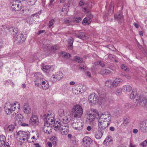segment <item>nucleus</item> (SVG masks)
Returning a JSON list of instances; mask_svg holds the SVG:
<instances>
[{
  "label": "nucleus",
  "mask_w": 147,
  "mask_h": 147,
  "mask_svg": "<svg viewBox=\"0 0 147 147\" xmlns=\"http://www.w3.org/2000/svg\"><path fill=\"white\" fill-rule=\"evenodd\" d=\"M54 129L56 131L59 129L61 134L63 135H67L69 131V126L68 125H61L59 122L57 121L53 125Z\"/></svg>",
  "instance_id": "obj_1"
},
{
  "label": "nucleus",
  "mask_w": 147,
  "mask_h": 147,
  "mask_svg": "<svg viewBox=\"0 0 147 147\" xmlns=\"http://www.w3.org/2000/svg\"><path fill=\"white\" fill-rule=\"evenodd\" d=\"M136 92L133 91L130 95V98L131 99H134L135 98L134 101H140V105L142 106H144L147 103V93L145 96L143 95L140 97L139 96L136 97Z\"/></svg>",
  "instance_id": "obj_2"
},
{
  "label": "nucleus",
  "mask_w": 147,
  "mask_h": 147,
  "mask_svg": "<svg viewBox=\"0 0 147 147\" xmlns=\"http://www.w3.org/2000/svg\"><path fill=\"white\" fill-rule=\"evenodd\" d=\"M99 98L97 95L95 93H92L90 94L88 96V99L90 103L92 104H95L97 103L98 101L102 102H104L105 97V94L103 95H100Z\"/></svg>",
  "instance_id": "obj_3"
},
{
  "label": "nucleus",
  "mask_w": 147,
  "mask_h": 147,
  "mask_svg": "<svg viewBox=\"0 0 147 147\" xmlns=\"http://www.w3.org/2000/svg\"><path fill=\"white\" fill-rule=\"evenodd\" d=\"M17 106V109L19 110L20 109L19 104L18 102L14 103L13 104H11L9 103H6L4 109L5 112L7 114H10L13 111H15L16 109V105Z\"/></svg>",
  "instance_id": "obj_4"
},
{
  "label": "nucleus",
  "mask_w": 147,
  "mask_h": 147,
  "mask_svg": "<svg viewBox=\"0 0 147 147\" xmlns=\"http://www.w3.org/2000/svg\"><path fill=\"white\" fill-rule=\"evenodd\" d=\"M43 119L45 123L51 124L54 123L56 122H55V117L53 113L51 111L49 112L47 114L44 115L43 116Z\"/></svg>",
  "instance_id": "obj_5"
},
{
  "label": "nucleus",
  "mask_w": 147,
  "mask_h": 147,
  "mask_svg": "<svg viewBox=\"0 0 147 147\" xmlns=\"http://www.w3.org/2000/svg\"><path fill=\"white\" fill-rule=\"evenodd\" d=\"M72 112L74 117L80 118L83 114V109L81 106L76 105L73 107Z\"/></svg>",
  "instance_id": "obj_6"
},
{
  "label": "nucleus",
  "mask_w": 147,
  "mask_h": 147,
  "mask_svg": "<svg viewBox=\"0 0 147 147\" xmlns=\"http://www.w3.org/2000/svg\"><path fill=\"white\" fill-rule=\"evenodd\" d=\"M99 119L102 120L103 121L108 122L110 123L111 116L110 113L109 112H105L99 116Z\"/></svg>",
  "instance_id": "obj_7"
},
{
  "label": "nucleus",
  "mask_w": 147,
  "mask_h": 147,
  "mask_svg": "<svg viewBox=\"0 0 147 147\" xmlns=\"http://www.w3.org/2000/svg\"><path fill=\"white\" fill-rule=\"evenodd\" d=\"M71 125L73 128L76 130H80L83 128L82 123L78 119L75 120Z\"/></svg>",
  "instance_id": "obj_8"
},
{
  "label": "nucleus",
  "mask_w": 147,
  "mask_h": 147,
  "mask_svg": "<svg viewBox=\"0 0 147 147\" xmlns=\"http://www.w3.org/2000/svg\"><path fill=\"white\" fill-rule=\"evenodd\" d=\"M98 128L100 129H105L110 124V123L107 121H103L102 120L99 119L98 120Z\"/></svg>",
  "instance_id": "obj_9"
},
{
  "label": "nucleus",
  "mask_w": 147,
  "mask_h": 147,
  "mask_svg": "<svg viewBox=\"0 0 147 147\" xmlns=\"http://www.w3.org/2000/svg\"><path fill=\"white\" fill-rule=\"evenodd\" d=\"M34 76L36 78V80L34 81L35 85L38 86L39 85L41 80L43 78V76L41 73L39 72L35 73Z\"/></svg>",
  "instance_id": "obj_10"
},
{
  "label": "nucleus",
  "mask_w": 147,
  "mask_h": 147,
  "mask_svg": "<svg viewBox=\"0 0 147 147\" xmlns=\"http://www.w3.org/2000/svg\"><path fill=\"white\" fill-rule=\"evenodd\" d=\"M52 124L45 122L44 125L43 127V130L45 133L49 134L52 132Z\"/></svg>",
  "instance_id": "obj_11"
},
{
  "label": "nucleus",
  "mask_w": 147,
  "mask_h": 147,
  "mask_svg": "<svg viewBox=\"0 0 147 147\" xmlns=\"http://www.w3.org/2000/svg\"><path fill=\"white\" fill-rule=\"evenodd\" d=\"M92 140L88 136L84 137L82 139V143L85 147H88L92 143Z\"/></svg>",
  "instance_id": "obj_12"
},
{
  "label": "nucleus",
  "mask_w": 147,
  "mask_h": 147,
  "mask_svg": "<svg viewBox=\"0 0 147 147\" xmlns=\"http://www.w3.org/2000/svg\"><path fill=\"white\" fill-rule=\"evenodd\" d=\"M59 120L60 121L59 122L61 125H68L67 123L70 121L71 118L67 116H63L61 118H59Z\"/></svg>",
  "instance_id": "obj_13"
},
{
  "label": "nucleus",
  "mask_w": 147,
  "mask_h": 147,
  "mask_svg": "<svg viewBox=\"0 0 147 147\" xmlns=\"http://www.w3.org/2000/svg\"><path fill=\"white\" fill-rule=\"evenodd\" d=\"M15 37L16 40L20 42L25 40L26 38V35H23L22 34L19 32L17 33Z\"/></svg>",
  "instance_id": "obj_14"
},
{
  "label": "nucleus",
  "mask_w": 147,
  "mask_h": 147,
  "mask_svg": "<svg viewBox=\"0 0 147 147\" xmlns=\"http://www.w3.org/2000/svg\"><path fill=\"white\" fill-rule=\"evenodd\" d=\"M93 17L92 15L88 13L87 16L83 20V24L85 25H89L91 22V19Z\"/></svg>",
  "instance_id": "obj_15"
},
{
  "label": "nucleus",
  "mask_w": 147,
  "mask_h": 147,
  "mask_svg": "<svg viewBox=\"0 0 147 147\" xmlns=\"http://www.w3.org/2000/svg\"><path fill=\"white\" fill-rule=\"evenodd\" d=\"M23 116L21 114H18L15 117V124L19 125L23 121Z\"/></svg>",
  "instance_id": "obj_16"
},
{
  "label": "nucleus",
  "mask_w": 147,
  "mask_h": 147,
  "mask_svg": "<svg viewBox=\"0 0 147 147\" xmlns=\"http://www.w3.org/2000/svg\"><path fill=\"white\" fill-rule=\"evenodd\" d=\"M41 45L45 50L50 49L51 46L49 41L47 40H44L42 41Z\"/></svg>",
  "instance_id": "obj_17"
},
{
  "label": "nucleus",
  "mask_w": 147,
  "mask_h": 147,
  "mask_svg": "<svg viewBox=\"0 0 147 147\" xmlns=\"http://www.w3.org/2000/svg\"><path fill=\"white\" fill-rule=\"evenodd\" d=\"M18 1H14L11 3V9L15 11H18L19 10L20 8L19 7V4L18 3Z\"/></svg>",
  "instance_id": "obj_18"
},
{
  "label": "nucleus",
  "mask_w": 147,
  "mask_h": 147,
  "mask_svg": "<svg viewBox=\"0 0 147 147\" xmlns=\"http://www.w3.org/2000/svg\"><path fill=\"white\" fill-rule=\"evenodd\" d=\"M63 77V74L62 72H57L55 75H53L51 78H53L56 79V81H57L60 80Z\"/></svg>",
  "instance_id": "obj_19"
},
{
  "label": "nucleus",
  "mask_w": 147,
  "mask_h": 147,
  "mask_svg": "<svg viewBox=\"0 0 147 147\" xmlns=\"http://www.w3.org/2000/svg\"><path fill=\"white\" fill-rule=\"evenodd\" d=\"M38 122V120L37 116L35 115H33L30 120V124L34 125L35 124H37Z\"/></svg>",
  "instance_id": "obj_20"
},
{
  "label": "nucleus",
  "mask_w": 147,
  "mask_h": 147,
  "mask_svg": "<svg viewBox=\"0 0 147 147\" xmlns=\"http://www.w3.org/2000/svg\"><path fill=\"white\" fill-rule=\"evenodd\" d=\"M74 36L82 39L86 37L85 34L83 32L80 31H76L74 34Z\"/></svg>",
  "instance_id": "obj_21"
},
{
  "label": "nucleus",
  "mask_w": 147,
  "mask_h": 147,
  "mask_svg": "<svg viewBox=\"0 0 147 147\" xmlns=\"http://www.w3.org/2000/svg\"><path fill=\"white\" fill-rule=\"evenodd\" d=\"M123 81V80L120 78H116L113 81V86L114 87H116L121 84Z\"/></svg>",
  "instance_id": "obj_22"
},
{
  "label": "nucleus",
  "mask_w": 147,
  "mask_h": 147,
  "mask_svg": "<svg viewBox=\"0 0 147 147\" xmlns=\"http://www.w3.org/2000/svg\"><path fill=\"white\" fill-rule=\"evenodd\" d=\"M96 117V116H95V114L88 113L87 114V119L90 123H91L94 120Z\"/></svg>",
  "instance_id": "obj_23"
},
{
  "label": "nucleus",
  "mask_w": 147,
  "mask_h": 147,
  "mask_svg": "<svg viewBox=\"0 0 147 147\" xmlns=\"http://www.w3.org/2000/svg\"><path fill=\"white\" fill-rule=\"evenodd\" d=\"M115 18L117 19L119 21V22L121 23L123 22V16L121 15L119 13H118L115 15Z\"/></svg>",
  "instance_id": "obj_24"
},
{
  "label": "nucleus",
  "mask_w": 147,
  "mask_h": 147,
  "mask_svg": "<svg viewBox=\"0 0 147 147\" xmlns=\"http://www.w3.org/2000/svg\"><path fill=\"white\" fill-rule=\"evenodd\" d=\"M24 112L26 114H29L31 112V110L30 107L28 105L26 104L24 105L23 107Z\"/></svg>",
  "instance_id": "obj_25"
},
{
  "label": "nucleus",
  "mask_w": 147,
  "mask_h": 147,
  "mask_svg": "<svg viewBox=\"0 0 147 147\" xmlns=\"http://www.w3.org/2000/svg\"><path fill=\"white\" fill-rule=\"evenodd\" d=\"M24 131H18L17 134V140L19 141L20 142H22V140L21 138H23L24 136Z\"/></svg>",
  "instance_id": "obj_26"
},
{
  "label": "nucleus",
  "mask_w": 147,
  "mask_h": 147,
  "mask_svg": "<svg viewBox=\"0 0 147 147\" xmlns=\"http://www.w3.org/2000/svg\"><path fill=\"white\" fill-rule=\"evenodd\" d=\"M24 134L23 138H21V140H22V142H24V141L25 140H27V141L29 142V141H28V140L30 138V135L28 134V132L24 131Z\"/></svg>",
  "instance_id": "obj_27"
},
{
  "label": "nucleus",
  "mask_w": 147,
  "mask_h": 147,
  "mask_svg": "<svg viewBox=\"0 0 147 147\" xmlns=\"http://www.w3.org/2000/svg\"><path fill=\"white\" fill-rule=\"evenodd\" d=\"M105 86L109 88L114 87L113 86V82L111 80H107L105 82Z\"/></svg>",
  "instance_id": "obj_28"
},
{
  "label": "nucleus",
  "mask_w": 147,
  "mask_h": 147,
  "mask_svg": "<svg viewBox=\"0 0 147 147\" xmlns=\"http://www.w3.org/2000/svg\"><path fill=\"white\" fill-rule=\"evenodd\" d=\"M51 67L50 66L44 65L42 67V69L46 73H48L51 70Z\"/></svg>",
  "instance_id": "obj_29"
},
{
  "label": "nucleus",
  "mask_w": 147,
  "mask_h": 147,
  "mask_svg": "<svg viewBox=\"0 0 147 147\" xmlns=\"http://www.w3.org/2000/svg\"><path fill=\"white\" fill-rule=\"evenodd\" d=\"M103 134V132H102V131H100L98 130V132L95 134V137L96 139H100L102 137Z\"/></svg>",
  "instance_id": "obj_30"
},
{
  "label": "nucleus",
  "mask_w": 147,
  "mask_h": 147,
  "mask_svg": "<svg viewBox=\"0 0 147 147\" xmlns=\"http://www.w3.org/2000/svg\"><path fill=\"white\" fill-rule=\"evenodd\" d=\"M6 140V138L4 136L2 135L0 136V147L4 145Z\"/></svg>",
  "instance_id": "obj_31"
},
{
  "label": "nucleus",
  "mask_w": 147,
  "mask_h": 147,
  "mask_svg": "<svg viewBox=\"0 0 147 147\" xmlns=\"http://www.w3.org/2000/svg\"><path fill=\"white\" fill-rule=\"evenodd\" d=\"M10 29L12 31L13 33H12L13 35V37H15L16 36L17 33L19 32L18 31V29L16 27H13L12 28H10Z\"/></svg>",
  "instance_id": "obj_32"
},
{
  "label": "nucleus",
  "mask_w": 147,
  "mask_h": 147,
  "mask_svg": "<svg viewBox=\"0 0 147 147\" xmlns=\"http://www.w3.org/2000/svg\"><path fill=\"white\" fill-rule=\"evenodd\" d=\"M15 128V126L14 125H10L7 127V130L9 133H11L13 132Z\"/></svg>",
  "instance_id": "obj_33"
},
{
  "label": "nucleus",
  "mask_w": 147,
  "mask_h": 147,
  "mask_svg": "<svg viewBox=\"0 0 147 147\" xmlns=\"http://www.w3.org/2000/svg\"><path fill=\"white\" fill-rule=\"evenodd\" d=\"M74 40V39L72 37H71L68 39V42L69 44V45L68 46V47L70 49H71L73 47V44Z\"/></svg>",
  "instance_id": "obj_34"
},
{
  "label": "nucleus",
  "mask_w": 147,
  "mask_h": 147,
  "mask_svg": "<svg viewBox=\"0 0 147 147\" xmlns=\"http://www.w3.org/2000/svg\"><path fill=\"white\" fill-rule=\"evenodd\" d=\"M23 1H26L29 5L32 6L35 5L37 0H22Z\"/></svg>",
  "instance_id": "obj_35"
},
{
  "label": "nucleus",
  "mask_w": 147,
  "mask_h": 147,
  "mask_svg": "<svg viewBox=\"0 0 147 147\" xmlns=\"http://www.w3.org/2000/svg\"><path fill=\"white\" fill-rule=\"evenodd\" d=\"M123 88L125 91L128 92L130 91L132 89L131 87L129 85L124 86L123 87Z\"/></svg>",
  "instance_id": "obj_36"
},
{
  "label": "nucleus",
  "mask_w": 147,
  "mask_h": 147,
  "mask_svg": "<svg viewBox=\"0 0 147 147\" xmlns=\"http://www.w3.org/2000/svg\"><path fill=\"white\" fill-rule=\"evenodd\" d=\"M58 115L60 117L59 118H61L65 116L64 110L63 109H60L58 111Z\"/></svg>",
  "instance_id": "obj_37"
},
{
  "label": "nucleus",
  "mask_w": 147,
  "mask_h": 147,
  "mask_svg": "<svg viewBox=\"0 0 147 147\" xmlns=\"http://www.w3.org/2000/svg\"><path fill=\"white\" fill-rule=\"evenodd\" d=\"M96 64L99 65L102 67H109V66L106 67V65L104 64V63L101 61H97L96 63H95V65H96Z\"/></svg>",
  "instance_id": "obj_38"
},
{
  "label": "nucleus",
  "mask_w": 147,
  "mask_h": 147,
  "mask_svg": "<svg viewBox=\"0 0 147 147\" xmlns=\"http://www.w3.org/2000/svg\"><path fill=\"white\" fill-rule=\"evenodd\" d=\"M121 67L123 70L127 71L129 70V69L128 67L125 64L121 65Z\"/></svg>",
  "instance_id": "obj_39"
},
{
  "label": "nucleus",
  "mask_w": 147,
  "mask_h": 147,
  "mask_svg": "<svg viewBox=\"0 0 147 147\" xmlns=\"http://www.w3.org/2000/svg\"><path fill=\"white\" fill-rule=\"evenodd\" d=\"M110 73L111 71L107 69L102 70L101 71V73L102 74H105L106 75L110 74Z\"/></svg>",
  "instance_id": "obj_40"
},
{
  "label": "nucleus",
  "mask_w": 147,
  "mask_h": 147,
  "mask_svg": "<svg viewBox=\"0 0 147 147\" xmlns=\"http://www.w3.org/2000/svg\"><path fill=\"white\" fill-rule=\"evenodd\" d=\"M55 23V20L52 19L50 20L49 22V27L50 28L51 27L53 26Z\"/></svg>",
  "instance_id": "obj_41"
},
{
  "label": "nucleus",
  "mask_w": 147,
  "mask_h": 147,
  "mask_svg": "<svg viewBox=\"0 0 147 147\" xmlns=\"http://www.w3.org/2000/svg\"><path fill=\"white\" fill-rule=\"evenodd\" d=\"M75 59L76 61L78 63H82L83 61L82 58L81 57H75Z\"/></svg>",
  "instance_id": "obj_42"
},
{
  "label": "nucleus",
  "mask_w": 147,
  "mask_h": 147,
  "mask_svg": "<svg viewBox=\"0 0 147 147\" xmlns=\"http://www.w3.org/2000/svg\"><path fill=\"white\" fill-rule=\"evenodd\" d=\"M63 56H64V57L65 58L67 59L71 57V55L69 53H67L65 52H64L62 53Z\"/></svg>",
  "instance_id": "obj_43"
},
{
  "label": "nucleus",
  "mask_w": 147,
  "mask_h": 147,
  "mask_svg": "<svg viewBox=\"0 0 147 147\" xmlns=\"http://www.w3.org/2000/svg\"><path fill=\"white\" fill-rule=\"evenodd\" d=\"M122 90L121 88H117L116 90V94L117 95H120L122 92Z\"/></svg>",
  "instance_id": "obj_44"
},
{
  "label": "nucleus",
  "mask_w": 147,
  "mask_h": 147,
  "mask_svg": "<svg viewBox=\"0 0 147 147\" xmlns=\"http://www.w3.org/2000/svg\"><path fill=\"white\" fill-rule=\"evenodd\" d=\"M73 92L74 94H78L81 92L80 90L79 89H75L74 90H73Z\"/></svg>",
  "instance_id": "obj_45"
},
{
  "label": "nucleus",
  "mask_w": 147,
  "mask_h": 147,
  "mask_svg": "<svg viewBox=\"0 0 147 147\" xmlns=\"http://www.w3.org/2000/svg\"><path fill=\"white\" fill-rule=\"evenodd\" d=\"M113 3H111L110 4L109 7V11H110V12L112 13L113 12Z\"/></svg>",
  "instance_id": "obj_46"
},
{
  "label": "nucleus",
  "mask_w": 147,
  "mask_h": 147,
  "mask_svg": "<svg viewBox=\"0 0 147 147\" xmlns=\"http://www.w3.org/2000/svg\"><path fill=\"white\" fill-rule=\"evenodd\" d=\"M141 145L142 147H146L147 146V140H145L142 143Z\"/></svg>",
  "instance_id": "obj_47"
},
{
  "label": "nucleus",
  "mask_w": 147,
  "mask_h": 147,
  "mask_svg": "<svg viewBox=\"0 0 147 147\" xmlns=\"http://www.w3.org/2000/svg\"><path fill=\"white\" fill-rule=\"evenodd\" d=\"M49 49L53 52H55L57 50V47L56 46H54L52 47H50Z\"/></svg>",
  "instance_id": "obj_48"
},
{
  "label": "nucleus",
  "mask_w": 147,
  "mask_h": 147,
  "mask_svg": "<svg viewBox=\"0 0 147 147\" xmlns=\"http://www.w3.org/2000/svg\"><path fill=\"white\" fill-rule=\"evenodd\" d=\"M129 122V119L127 118H125L123 121V123L126 125L128 124Z\"/></svg>",
  "instance_id": "obj_49"
},
{
  "label": "nucleus",
  "mask_w": 147,
  "mask_h": 147,
  "mask_svg": "<svg viewBox=\"0 0 147 147\" xmlns=\"http://www.w3.org/2000/svg\"><path fill=\"white\" fill-rule=\"evenodd\" d=\"M92 111L94 113H93V114H95V116H96V115H97L99 117V114L97 110L96 109H93L92 110Z\"/></svg>",
  "instance_id": "obj_50"
},
{
  "label": "nucleus",
  "mask_w": 147,
  "mask_h": 147,
  "mask_svg": "<svg viewBox=\"0 0 147 147\" xmlns=\"http://www.w3.org/2000/svg\"><path fill=\"white\" fill-rule=\"evenodd\" d=\"M109 59L113 60L115 59V56L114 55L112 54H110L109 55Z\"/></svg>",
  "instance_id": "obj_51"
},
{
  "label": "nucleus",
  "mask_w": 147,
  "mask_h": 147,
  "mask_svg": "<svg viewBox=\"0 0 147 147\" xmlns=\"http://www.w3.org/2000/svg\"><path fill=\"white\" fill-rule=\"evenodd\" d=\"M143 129L146 131H147V120L145 122L144 125L143 126Z\"/></svg>",
  "instance_id": "obj_52"
},
{
  "label": "nucleus",
  "mask_w": 147,
  "mask_h": 147,
  "mask_svg": "<svg viewBox=\"0 0 147 147\" xmlns=\"http://www.w3.org/2000/svg\"><path fill=\"white\" fill-rule=\"evenodd\" d=\"M82 19L80 17H78L75 18L74 20L75 21H76V22H79L81 21Z\"/></svg>",
  "instance_id": "obj_53"
},
{
  "label": "nucleus",
  "mask_w": 147,
  "mask_h": 147,
  "mask_svg": "<svg viewBox=\"0 0 147 147\" xmlns=\"http://www.w3.org/2000/svg\"><path fill=\"white\" fill-rule=\"evenodd\" d=\"M84 0H81L79 3V5L80 6H82L84 4Z\"/></svg>",
  "instance_id": "obj_54"
},
{
  "label": "nucleus",
  "mask_w": 147,
  "mask_h": 147,
  "mask_svg": "<svg viewBox=\"0 0 147 147\" xmlns=\"http://www.w3.org/2000/svg\"><path fill=\"white\" fill-rule=\"evenodd\" d=\"M42 88L43 89H48L49 88V86L47 84H46L44 86H42Z\"/></svg>",
  "instance_id": "obj_55"
},
{
  "label": "nucleus",
  "mask_w": 147,
  "mask_h": 147,
  "mask_svg": "<svg viewBox=\"0 0 147 147\" xmlns=\"http://www.w3.org/2000/svg\"><path fill=\"white\" fill-rule=\"evenodd\" d=\"M21 125L23 126H28V124L27 123H22L20 124L19 125Z\"/></svg>",
  "instance_id": "obj_56"
},
{
  "label": "nucleus",
  "mask_w": 147,
  "mask_h": 147,
  "mask_svg": "<svg viewBox=\"0 0 147 147\" xmlns=\"http://www.w3.org/2000/svg\"><path fill=\"white\" fill-rule=\"evenodd\" d=\"M125 107L127 109L129 108L130 107V105L128 103H126L125 105Z\"/></svg>",
  "instance_id": "obj_57"
},
{
  "label": "nucleus",
  "mask_w": 147,
  "mask_h": 147,
  "mask_svg": "<svg viewBox=\"0 0 147 147\" xmlns=\"http://www.w3.org/2000/svg\"><path fill=\"white\" fill-rule=\"evenodd\" d=\"M85 75L86 76H88L89 77H90L91 75L90 73L88 71H86L85 72Z\"/></svg>",
  "instance_id": "obj_58"
},
{
  "label": "nucleus",
  "mask_w": 147,
  "mask_h": 147,
  "mask_svg": "<svg viewBox=\"0 0 147 147\" xmlns=\"http://www.w3.org/2000/svg\"><path fill=\"white\" fill-rule=\"evenodd\" d=\"M86 67L84 65H80V69H85Z\"/></svg>",
  "instance_id": "obj_59"
},
{
  "label": "nucleus",
  "mask_w": 147,
  "mask_h": 147,
  "mask_svg": "<svg viewBox=\"0 0 147 147\" xmlns=\"http://www.w3.org/2000/svg\"><path fill=\"white\" fill-rule=\"evenodd\" d=\"M71 143H72L73 144H75L76 143V141L74 139H71V140L70 141Z\"/></svg>",
  "instance_id": "obj_60"
},
{
  "label": "nucleus",
  "mask_w": 147,
  "mask_h": 147,
  "mask_svg": "<svg viewBox=\"0 0 147 147\" xmlns=\"http://www.w3.org/2000/svg\"><path fill=\"white\" fill-rule=\"evenodd\" d=\"M114 47L113 45H110L107 46V47L109 48L110 50H111V49L113 48V47Z\"/></svg>",
  "instance_id": "obj_61"
},
{
  "label": "nucleus",
  "mask_w": 147,
  "mask_h": 147,
  "mask_svg": "<svg viewBox=\"0 0 147 147\" xmlns=\"http://www.w3.org/2000/svg\"><path fill=\"white\" fill-rule=\"evenodd\" d=\"M47 144L49 147H52V143L49 142H47Z\"/></svg>",
  "instance_id": "obj_62"
},
{
  "label": "nucleus",
  "mask_w": 147,
  "mask_h": 147,
  "mask_svg": "<svg viewBox=\"0 0 147 147\" xmlns=\"http://www.w3.org/2000/svg\"><path fill=\"white\" fill-rule=\"evenodd\" d=\"M87 130L88 131H90L92 129V127L90 126H88L86 128Z\"/></svg>",
  "instance_id": "obj_63"
},
{
  "label": "nucleus",
  "mask_w": 147,
  "mask_h": 147,
  "mask_svg": "<svg viewBox=\"0 0 147 147\" xmlns=\"http://www.w3.org/2000/svg\"><path fill=\"white\" fill-rule=\"evenodd\" d=\"M109 129L111 131H113L115 130V128L113 127H111L109 128Z\"/></svg>",
  "instance_id": "obj_64"
}]
</instances>
